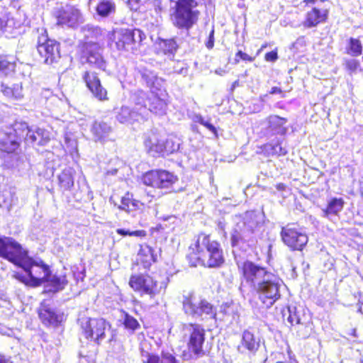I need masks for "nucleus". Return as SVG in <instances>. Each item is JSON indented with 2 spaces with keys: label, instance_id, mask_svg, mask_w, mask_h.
I'll use <instances>...</instances> for the list:
<instances>
[{
  "label": "nucleus",
  "instance_id": "nucleus-1",
  "mask_svg": "<svg viewBox=\"0 0 363 363\" xmlns=\"http://www.w3.org/2000/svg\"><path fill=\"white\" fill-rule=\"evenodd\" d=\"M238 269L241 284L245 283L252 288L267 308H270L279 299L280 279L267 267L252 261L245 260L238 264Z\"/></svg>",
  "mask_w": 363,
  "mask_h": 363
},
{
  "label": "nucleus",
  "instance_id": "nucleus-2",
  "mask_svg": "<svg viewBox=\"0 0 363 363\" xmlns=\"http://www.w3.org/2000/svg\"><path fill=\"white\" fill-rule=\"evenodd\" d=\"M186 259L190 267L201 266L209 269L219 268L225 261L220 241L211 234L203 232L188 246Z\"/></svg>",
  "mask_w": 363,
  "mask_h": 363
},
{
  "label": "nucleus",
  "instance_id": "nucleus-3",
  "mask_svg": "<svg viewBox=\"0 0 363 363\" xmlns=\"http://www.w3.org/2000/svg\"><path fill=\"white\" fill-rule=\"evenodd\" d=\"M37 138L34 131L24 121H14L0 127V152L15 155L33 145Z\"/></svg>",
  "mask_w": 363,
  "mask_h": 363
},
{
  "label": "nucleus",
  "instance_id": "nucleus-4",
  "mask_svg": "<svg viewBox=\"0 0 363 363\" xmlns=\"http://www.w3.org/2000/svg\"><path fill=\"white\" fill-rule=\"evenodd\" d=\"M198 6L197 0H176L169 15L173 26L186 31L192 28L200 18L201 11L197 9Z\"/></svg>",
  "mask_w": 363,
  "mask_h": 363
},
{
  "label": "nucleus",
  "instance_id": "nucleus-5",
  "mask_svg": "<svg viewBox=\"0 0 363 363\" xmlns=\"http://www.w3.org/2000/svg\"><path fill=\"white\" fill-rule=\"evenodd\" d=\"M142 78L150 89V96L148 97L149 111L155 115H164L169 104V94L167 90L160 85V80L155 75L143 73Z\"/></svg>",
  "mask_w": 363,
  "mask_h": 363
},
{
  "label": "nucleus",
  "instance_id": "nucleus-6",
  "mask_svg": "<svg viewBox=\"0 0 363 363\" xmlns=\"http://www.w3.org/2000/svg\"><path fill=\"white\" fill-rule=\"evenodd\" d=\"M141 182L146 186L155 189L164 190L165 193L176 192L175 184L179 178L167 170L163 169H152L143 173L140 176Z\"/></svg>",
  "mask_w": 363,
  "mask_h": 363
},
{
  "label": "nucleus",
  "instance_id": "nucleus-7",
  "mask_svg": "<svg viewBox=\"0 0 363 363\" xmlns=\"http://www.w3.org/2000/svg\"><path fill=\"white\" fill-rule=\"evenodd\" d=\"M109 40L115 44L119 51H129L137 49L146 35L139 28H116L108 34Z\"/></svg>",
  "mask_w": 363,
  "mask_h": 363
},
{
  "label": "nucleus",
  "instance_id": "nucleus-8",
  "mask_svg": "<svg viewBox=\"0 0 363 363\" xmlns=\"http://www.w3.org/2000/svg\"><path fill=\"white\" fill-rule=\"evenodd\" d=\"M18 267L23 269L28 277H22L21 281L26 286L37 287L48 282L51 277V270L43 261H35L28 255V259Z\"/></svg>",
  "mask_w": 363,
  "mask_h": 363
},
{
  "label": "nucleus",
  "instance_id": "nucleus-9",
  "mask_svg": "<svg viewBox=\"0 0 363 363\" xmlns=\"http://www.w3.org/2000/svg\"><path fill=\"white\" fill-rule=\"evenodd\" d=\"M328 1V0L302 1L304 7L308 9L301 22V26L304 28H313L328 22L330 9L329 6L323 4Z\"/></svg>",
  "mask_w": 363,
  "mask_h": 363
},
{
  "label": "nucleus",
  "instance_id": "nucleus-10",
  "mask_svg": "<svg viewBox=\"0 0 363 363\" xmlns=\"http://www.w3.org/2000/svg\"><path fill=\"white\" fill-rule=\"evenodd\" d=\"M77 323L82 335L89 342L99 345L106 337V331L111 324L103 318L82 317Z\"/></svg>",
  "mask_w": 363,
  "mask_h": 363
},
{
  "label": "nucleus",
  "instance_id": "nucleus-11",
  "mask_svg": "<svg viewBox=\"0 0 363 363\" xmlns=\"http://www.w3.org/2000/svg\"><path fill=\"white\" fill-rule=\"evenodd\" d=\"M128 285L135 294L140 296H147L150 298H154L161 292L158 280L148 273L130 274Z\"/></svg>",
  "mask_w": 363,
  "mask_h": 363
},
{
  "label": "nucleus",
  "instance_id": "nucleus-12",
  "mask_svg": "<svg viewBox=\"0 0 363 363\" xmlns=\"http://www.w3.org/2000/svg\"><path fill=\"white\" fill-rule=\"evenodd\" d=\"M28 252L13 238L0 236V257L16 266L28 259Z\"/></svg>",
  "mask_w": 363,
  "mask_h": 363
},
{
  "label": "nucleus",
  "instance_id": "nucleus-13",
  "mask_svg": "<svg viewBox=\"0 0 363 363\" xmlns=\"http://www.w3.org/2000/svg\"><path fill=\"white\" fill-rule=\"evenodd\" d=\"M36 46L40 56L47 65L57 62L61 57L60 43L55 39L50 38L45 29L38 34Z\"/></svg>",
  "mask_w": 363,
  "mask_h": 363
},
{
  "label": "nucleus",
  "instance_id": "nucleus-14",
  "mask_svg": "<svg viewBox=\"0 0 363 363\" xmlns=\"http://www.w3.org/2000/svg\"><path fill=\"white\" fill-rule=\"evenodd\" d=\"M184 328L189 330V337L186 341V347L189 352L196 357L205 354L203 349L206 340V330L197 323H189L184 325Z\"/></svg>",
  "mask_w": 363,
  "mask_h": 363
},
{
  "label": "nucleus",
  "instance_id": "nucleus-15",
  "mask_svg": "<svg viewBox=\"0 0 363 363\" xmlns=\"http://www.w3.org/2000/svg\"><path fill=\"white\" fill-rule=\"evenodd\" d=\"M287 320L291 324V329L296 332L301 338L305 339L310 336L313 329L312 317L303 310H291L289 308Z\"/></svg>",
  "mask_w": 363,
  "mask_h": 363
},
{
  "label": "nucleus",
  "instance_id": "nucleus-16",
  "mask_svg": "<svg viewBox=\"0 0 363 363\" xmlns=\"http://www.w3.org/2000/svg\"><path fill=\"white\" fill-rule=\"evenodd\" d=\"M283 242L293 251H301L308 241V235L296 223H289L281 228Z\"/></svg>",
  "mask_w": 363,
  "mask_h": 363
},
{
  "label": "nucleus",
  "instance_id": "nucleus-17",
  "mask_svg": "<svg viewBox=\"0 0 363 363\" xmlns=\"http://www.w3.org/2000/svg\"><path fill=\"white\" fill-rule=\"evenodd\" d=\"M155 199V196L144 188H138L135 195L130 191L121 197L119 208L125 211L141 209L147 206Z\"/></svg>",
  "mask_w": 363,
  "mask_h": 363
},
{
  "label": "nucleus",
  "instance_id": "nucleus-18",
  "mask_svg": "<svg viewBox=\"0 0 363 363\" xmlns=\"http://www.w3.org/2000/svg\"><path fill=\"white\" fill-rule=\"evenodd\" d=\"M99 50L98 43L85 42L80 47V56L91 67L104 71L106 62Z\"/></svg>",
  "mask_w": 363,
  "mask_h": 363
},
{
  "label": "nucleus",
  "instance_id": "nucleus-19",
  "mask_svg": "<svg viewBox=\"0 0 363 363\" xmlns=\"http://www.w3.org/2000/svg\"><path fill=\"white\" fill-rule=\"evenodd\" d=\"M82 79L86 89L91 94L94 98L99 101L102 102L109 100L108 90L102 84L96 72L86 70L82 74Z\"/></svg>",
  "mask_w": 363,
  "mask_h": 363
},
{
  "label": "nucleus",
  "instance_id": "nucleus-20",
  "mask_svg": "<svg viewBox=\"0 0 363 363\" xmlns=\"http://www.w3.org/2000/svg\"><path fill=\"white\" fill-rule=\"evenodd\" d=\"M143 143L147 153L152 157H164L172 152L168 148V141L162 138L156 132L150 133Z\"/></svg>",
  "mask_w": 363,
  "mask_h": 363
},
{
  "label": "nucleus",
  "instance_id": "nucleus-21",
  "mask_svg": "<svg viewBox=\"0 0 363 363\" xmlns=\"http://www.w3.org/2000/svg\"><path fill=\"white\" fill-rule=\"evenodd\" d=\"M53 16L58 26H74L80 17L79 10L74 6L66 4L57 8Z\"/></svg>",
  "mask_w": 363,
  "mask_h": 363
},
{
  "label": "nucleus",
  "instance_id": "nucleus-22",
  "mask_svg": "<svg viewBox=\"0 0 363 363\" xmlns=\"http://www.w3.org/2000/svg\"><path fill=\"white\" fill-rule=\"evenodd\" d=\"M38 314L41 322L46 326L57 327L65 320L64 313L52 308L45 301L40 303Z\"/></svg>",
  "mask_w": 363,
  "mask_h": 363
},
{
  "label": "nucleus",
  "instance_id": "nucleus-23",
  "mask_svg": "<svg viewBox=\"0 0 363 363\" xmlns=\"http://www.w3.org/2000/svg\"><path fill=\"white\" fill-rule=\"evenodd\" d=\"M157 262V255L153 247L144 243L140 245L136 259V264L141 265L146 269H150V267Z\"/></svg>",
  "mask_w": 363,
  "mask_h": 363
},
{
  "label": "nucleus",
  "instance_id": "nucleus-24",
  "mask_svg": "<svg viewBox=\"0 0 363 363\" xmlns=\"http://www.w3.org/2000/svg\"><path fill=\"white\" fill-rule=\"evenodd\" d=\"M286 118L280 117L278 115H269L265 119L266 130L272 135H284L287 132L286 124Z\"/></svg>",
  "mask_w": 363,
  "mask_h": 363
},
{
  "label": "nucleus",
  "instance_id": "nucleus-25",
  "mask_svg": "<svg viewBox=\"0 0 363 363\" xmlns=\"http://www.w3.org/2000/svg\"><path fill=\"white\" fill-rule=\"evenodd\" d=\"M259 347V340L256 335L249 331L245 330L242 333V339L238 346V350L241 352H247L248 354H255Z\"/></svg>",
  "mask_w": 363,
  "mask_h": 363
},
{
  "label": "nucleus",
  "instance_id": "nucleus-26",
  "mask_svg": "<svg viewBox=\"0 0 363 363\" xmlns=\"http://www.w3.org/2000/svg\"><path fill=\"white\" fill-rule=\"evenodd\" d=\"M117 121L121 123H134L140 120H146L145 117L136 108H130L128 106H121L116 116Z\"/></svg>",
  "mask_w": 363,
  "mask_h": 363
},
{
  "label": "nucleus",
  "instance_id": "nucleus-27",
  "mask_svg": "<svg viewBox=\"0 0 363 363\" xmlns=\"http://www.w3.org/2000/svg\"><path fill=\"white\" fill-rule=\"evenodd\" d=\"M345 201L342 198L333 197L327 203L325 207L322 210L323 216L329 218L330 216H339L343 210Z\"/></svg>",
  "mask_w": 363,
  "mask_h": 363
},
{
  "label": "nucleus",
  "instance_id": "nucleus-28",
  "mask_svg": "<svg viewBox=\"0 0 363 363\" xmlns=\"http://www.w3.org/2000/svg\"><path fill=\"white\" fill-rule=\"evenodd\" d=\"M145 357L143 363H177L174 354L167 351L162 350L160 355L147 352Z\"/></svg>",
  "mask_w": 363,
  "mask_h": 363
},
{
  "label": "nucleus",
  "instance_id": "nucleus-29",
  "mask_svg": "<svg viewBox=\"0 0 363 363\" xmlns=\"http://www.w3.org/2000/svg\"><path fill=\"white\" fill-rule=\"evenodd\" d=\"M1 91L10 99H20L23 97L22 86L21 84H8L1 81Z\"/></svg>",
  "mask_w": 363,
  "mask_h": 363
},
{
  "label": "nucleus",
  "instance_id": "nucleus-30",
  "mask_svg": "<svg viewBox=\"0 0 363 363\" xmlns=\"http://www.w3.org/2000/svg\"><path fill=\"white\" fill-rule=\"evenodd\" d=\"M59 186L62 191H70L74 186V177L70 169H63L58 176Z\"/></svg>",
  "mask_w": 363,
  "mask_h": 363
},
{
  "label": "nucleus",
  "instance_id": "nucleus-31",
  "mask_svg": "<svg viewBox=\"0 0 363 363\" xmlns=\"http://www.w3.org/2000/svg\"><path fill=\"white\" fill-rule=\"evenodd\" d=\"M159 50L164 55H174L178 50L179 45L174 38L168 39H157Z\"/></svg>",
  "mask_w": 363,
  "mask_h": 363
},
{
  "label": "nucleus",
  "instance_id": "nucleus-32",
  "mask_svg": "<svg viewBox=\"0 0 363 363\" xmlns=\"http://www.w3.org/2000/svg\"><path fill=\"white\" fill-rule=\"evenodd\" d=\"M197 313L196 317L205 315L211 319H216L217 311L216 307L206 299L199 301Z\"/></svg>",
  "mask_w": 363,
  "mask_h": 363
},
{
  "label": "nucleus",
  "instance_id": "nucleus-33",
  "mask_svg": "<svg viewBox=\"0 0 363 363\" xmlns=\"http://www.w3.org/2000/svg\"><path fill=\"white\" fill-rule=\"evenodd\" d=\"M262 152L267 156L277 155L284 156L287 154V150L281 146V142L278 141L276 144L265 143L260 147Z\"/></svg>",
  "mask_w": 363,
  "mask_h": 363
},
{
  "label": "nucleus",
  "instance_id": "nucleus-34",
  "mask_svg": "<svg viewBox=\"0 0 363 363\" xmlns=\"http://www.w3.org/2000/svg\"><path fill=\"white\" fill-rule=\"evenodd\" d=\"M16 63L7 55H0V79L14 73Z\"/></svg>",
  "mask_w": 363,
  "mask_h": 363
},
{
  "label": "nucleus",
  "instance_id": "nucleus-35",
  "mask_svg": "<svg viewBox=\"0 0 363 363\" xmlns=\"http://www.w3.org/2000/svg\"><path fill=\"white\" fill-rule=\"evenodd\" d=\"M363 46L359 38L350 37L347 40L345 53L352 57H358L362 54Z\"/></svg>",
  "mask_w": 363,
  "mask_h": 363
},
{
  "label": "nucleus",
  "instance_id": "nucleus-36",
  "mask_svg": "<svg viewBox=\"0 0 363 363\" xmlns=\"http://www.w3.org/2000/svg\"><path fill=\"white\" fill-rule=\"evenodd\" d=\"M96 13L101 17H107L116 11V4L111 0H100L96 6Z\"/></svg>",
  "mask_w": 363,
  "mask_h": 363
},
{
  "label": "nucleus",
  "instance_id": "nucleus-37",
  "mask_svg": "<svg viewBox=\"0 0 363 363\" xmlns=\"http://www.w3.org/2000/svg\"><path fill=\"white\" fill-rule=\"evenodd\" d=\"M121 313L123 314L122 325L125 330L133 333L141 328L139 321L135 317L123 310H121Z\"/></svg>",
  "mask_w": 363,
  "mask_h": 363
},
{
  "label": "nucleus",
  "instance_id": "nucleus-38",
  "mask_svg": "<svg viewBox=\"0 0 363 363\" xmlns=\"http://www.w3.org/2000/svg\"><path fill=\"white\" fill-rule=\"evenodd\" d=\"M198 308L199 304H196L193 294H190L184 296L182 308L185 314L192 317H196L198 314Z\"/></svg>",
  "mask_w": 363,
  "mask_h": 363
},
{
  "label": "nucleus",
  "instance_id": "nucleus-39",
  "mask_svg": "<svg viewBox=\"0 0 363 363\" xmlns=\"http://www.w3.org/2000/svg\"><path fill=\"white\" fill-rule=\"evenodd\" d=\"M91 131L95 136L100 139L106 136L111 131V127L106 122L95 121L93 123Z\"/></svg>",
  "mask_w": 363,
  "mask_h": 363
},
{
  "label": "nucleus",
  "instance_id": "nucleus-40",
  "mask_svg": "<svg viewBox=\"0 0 363 363\" xmlns=\"http://www.w3.org/2000/svg\"><path fill=\"white\" fill-rule=\"evenodd\" d=\"M244 233L245 229L237 224L236 227L232 230L230 235V244L233 247L238 246L240 242H245Z\"/></svg>",
  "mask_w": 363,
  "mask_h": 363
},
{
  "label": "nucleus",
  "instance_id": "nucleus-41",
  "mask_svg": "<svg viewBox=\"0 0 363 363\" xmlns=\"http://www.w3.org/2000/svg\"><path fill=\"white\" fill-rule=\"evenodd\" d=\"M22 26L23 23L20 20L16 19L13 16H9L4 32H7L10 34L19 33Z\"/></svg>",
  "mask_w": 363,
  "mask_h": 363
},
{
  "label": "nucleus",
  "instance_id": "nucleus-42",
  "mask_svg": "<svg viewBox=\"0 0 363 363\" xmlns=\"http://www.w3.org/2000/svg\"><path fill=\"white\" fill-rule=\"evenodd\" d=\"M117 234L122 236H134L138 238H145L147 232L145 230H129L123 228H117L116 230Z\"/></svg>",
  "mask_w": 363,
  "mask_h": 363
},
{
  "label": "nucleus",
  "instance_id": "nucleus-43",
  "mask_svg": "<svg viewBox=\"0 0 363 363\" xmlns=\"http://www.w3.org/2000/svg\"><path fill=\"white\" fill-rule=\"evenodd\" d=\"M346 70L350 74H353L360 70V62L356 59H347L344 63Z\"/></svg>",
  "mask_w": 363,
  "mask_h": 363
},
{
  "label": "nucleus",
  "instance_id": "nucleus-44",
  "mask_svg": "<svg viewBox=\"0 0 363 363\" xmlns=\"http://www.w3.org/2000/svg\"><path fill=\"white\" fill-rule=\"evenodd\" d=\"M242 223L243 227H245L246 230L250 233H254L255 228L259 226V222L253 219L252 215L245 218Z\"/></svg>",
  "mask_w": 363,
  "mask_h": 363
},
{
  "label": "nucleus",
  "instance_id": "nucleus-45",
  "mask_svg": "<svg viewBox=\"0 0 363 363\" xmlns=\"http://www.w3.org/2000/svg\"><path fill=\"white\" fill-rule=\"evenodd\" d=\"M48 281H50V285L55 288V291L64 289L65 286L67 284V281L65 278L57 276H54L52 278L50 277Z\"/></svg>",
  "mask_w": 363,
  "mask_h": 363
},
{
  "label": "nucleus",
  "instance_id": "nucleus-46",
  "mask_svg": "<svg viewBox=\"0 0 363 363\" xmlns=\"http://www.w3.org/2000/svg\"><path fill=\"white\" fill-rule=\"evenodd\" d=\"M255 56L249 55L248 54L242 52V50H238L235 53V63L238 64L240 62V60L252 62L255 60Z\"/></svg>",
  "mask_w": 363,
  "mask_h": 363
},
{
  "label": "nucleus",
  "instance_id": "nucleus-47",
  "mask_svg": "<svg viewBox=\"0 0 363 363\" xmlns=\"http://www.w3.org/2000/svg\"><path fill=\"white\" fill-rule=\"evenodd\" d=\"M196 122L211 131L216 138L218 137V131L216 127L211 123L206 121L201 116H196Z\"/></svg>",
  "mask_w": 363,
  "mask_h": 363
},
{
  "label": "nucleus",
  "instance_id": "nucleus-48",
  "mask_svg": "<svg viewBox=\"0 0 363 363\" xmlns=\"http://www.w3.org/2000/svg\"><path fill=\"white\" fill-rule=\"evenodd\" d=\"M196 122L211 131L216 138L218 137V131L216 127L211 123L206 121L201 116H196Z\"/></svg>",
  "mask_w": 363,
  "mask_h": 363
},
{
  "label": "nucleus",
  "instance_id": "nucleus-49",
  "mask_svg": "<svg viewBox=\"0 0 363 363\" xmlns=\"http://www.w3.org/2000/svg\"><path fill=\"white\" fill-rule=\"evenodd\" d=\"M9 16L10 13L6 10L0 9V30L2 32L5 31Z\"/></svg>",
  "mask_w": 363,
  "mask_h": 363
},
{
  "label": "nucleus",
  "instance_id": "nucleus-50",
  "mask_svg": "<svg viewBox=\"0 0 363 363\" xmlns=\"http://www.w3.org/2000/svg\"><path fill=\"white\" fill-rule=\"evenodd\" d=\"M278 59L277 50L275 49L264 55V60L267 62H275Z\"/></svg>",
  "mask_w": 363,
  "mask_h": 363
},
{
  "label": "nucleus",
  "instance_id": "nucleus-51",
  "mask_svg": "<svg viewBox=\"0 0 363 363\" xmlns=\"http://www.w3.org/2000/svg\"><path fill=\"white\" fill-rule=\"evenodd\" d=\"M206 46L208 50H211L214 46V29L213 28L208 37V40L206 43Z\"/></svg>",
  "mask_w": 363,
  "mask_h": 363
},
{
  "label": "nucleus",
  "instance_id": "nucleus-52",
  "mask_svg": "<svg viewBox=\"0 0 363 363\" xmlns=\"http://www.w3.org/2000/svg\"><path fill=\"white\" fill-rule=\"evenodd\" d=\"M281 93H282V90L281 89V88H279L278 86H273L271 89V90L269 91L270 94H281Z\"/></svg>",
  "mask_w": 363,
  "mask_h": 363
},
{
  "label": "nucleus",
  "instance_id": "nucleus-53",
  "mask_svg": "<svg viewBox=\"0 0 363 363\" xmlns=\"http://www.w3.org/2000/svg\"><path fill=\"white\" fill-rule=\"evenodd\" d=\"M276 189L279 191H284L286 189V185L284 183H278L276 184Z\"/></svg>",
  "mask_w": 363,
  "mask_h": 363
},
{
  "label": "nucleus",
  "instance_id": "nucleus-54",
  "mask_svg": "<svg viewBox=\"0 0 363 363\" xmlns=\"http://www.w3.org/2000/svg\"><path fill=\"white\" fill-rule=\"evenodd\" d=\"M9 359H7L4 354H0V363H9Z\"/></svg>",
  "mask_w": 363,
  "mask_h": 363
},
{
  "label": "nucleus",
  "instance_id": "nucleus-55",
  "mask_svg": "<svg viewBox=\"0 0 363 363\" xmlns=\"http://www.w3.org/2000/svg\"><path fill=\"white\" fill-rule=\"evenodd\" d=\"M267 47V43H264V44L262 45L261 48L257 52V55H258L260 53V52L263 49L266 48Z\"/></svg>",
  "mask_w": 363,
  "mask_h": 363
},
{
  "label": "nucleus",
  "instance_id": "nucleus-56",
  "mask_svg": "<svg viewBox=\"0 0 363 363\" xmlns=\"http://www.w3.org/2000/svg\"><path fill=\"white\" fill-rule=\"evenodd\" d=\"M358 311L361 313H363V301L359 302V308H358Z\"/></svg>",
  "mask_w": 363,
  "mask_h": 363
},
{
  "label": "nucleus",
  "instance_id": "nucleus-57",
  "mask_svg": "<svg viewBox=\"0 0 363 363\" xmlns=\"http://www.w3.org/2000/svg\"><path fill=\"white\" fill-rule=\"evenodd\" d=\"M238 81H235V82L233 83V87H235V86H236V84H238Z\"/></svg>",
  "mask_w": 363,
  "mask_h": 363
}]
</instances>
